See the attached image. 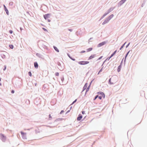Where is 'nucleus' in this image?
<instances>
[{"label": "nucleus", "mask_w": 147, "mask_h": 147, "mask_svg": "<svg viewBox=\"0 0 147 147\" xmlns=\"http://www.w3.org/2000/svg\"><path fill=\"white\" fill-rule=\"evenodd\" d=\"M117 80L115 77H112L109 80V82L110 84H113L116 82Z\"/></svg>", "instance_id": "obj_1"}, {"label": "nucleus", "mask_w": 147, "mask_h": 147, "mask_svg": "<svg viewBox=\"0 0 147 147\" xmlns=\"http://www.w3.org/2000/svg\"><path fill=\"white\" fill-rule=\"evenodd\" d=\"M78 63L81 65H85L89 63V62L88 61H82L79 62Z\"/></svg>", "instance_id": "obj_2"}, {"label": "nucleus", "mask_w": 147, "mask_h": 147, "mask_svg": "<svg viewBox=\"0 0 147 147\" xmlns=\"http://www.w3.org/2000/svg\"><path fill=\"white\" fill-rule=\"evenodd\" d=\"M97 94L100 95V96H102V97H103V98H105V95L103 92H97Z\"/></svg>", "instance_id": "obj_3"}, {"label": "nucleus", "mask_w": 147, "mask_h": 147, "mask_svg": "<svg viewBox=\"0 0 147 147\" xmlns=\"http://www.w3.org/2000/svg\"><path fill=\"white\" fill-rule=\"evenodd\" d=\"M106 43V42L105 41L103 42L100 43L98 44V47H100L104 45H105Z\"/></svg>", "instance_id": "obj_4"}, {"label": "nucleus", "mask_w": 147, "mask_h": 147, "mask_svg": "<svg viewBox=\"0 0 147 147\" xmlns=\"http://www.w3.org/2000/svg\"><path fill=\"white\" fill-rule=\"evenodd\" d=\"M51 14H47L44 15V18H47L50 17Z\"/></svg>", "instance_id": "obj_5"}, {"label": "nucleus", "mask_w": 147, "mask_h": 147, "mask_svg": "<svg viewBox=\"0 0 147 147\" xmlns=\"http://www.w3.org/2000/svg\"><path fill=\"white\" fill-rule=\"evenodd\" d=\"M82 116L80 114L79 115L78 117L77 118V120L78 121L80 120L82 118Z\"/></svg>", "instance_id": "obj_6"}, {"label": "nucleus", "mask_w": 147, "mask_h": 147, "mask_svg": "<svg viewBox=\"0 0 147 147\" xmlns=\"http://www.w3.org/2000/svg\"><path fill=\"white\" fill-rule=\"evenodd\" d=\"M21 133L22 136V137L24 138H25L26 137V134L22 131L21 132Z\"/></svg>", "instance_id": "obj_7"}, {"label": "nucleus", "mask_w": 147, "mask_h": 147, "mask_svg": "<svg viewBox=\"0 0 147 147\" xmlns=\"http://www.w3.org/2000/svg\"><path fill=\"white\" fill-rule=\"evenodd\" d=\"M4 7L5 10V11H6L7 14V15H8L9 12H8V10H7V8H6V6H5V5H4Z\"/></svg>", "instance_id": "obj_8"}, {"label": "nucleus", "mask_w": 147, "mask_h": 147, "mask_svg": "<svg viewBox=\"0 0 147 147\" xmlns=\"http://www.w3.org/2000/svg\"><path fill=\"white\" fill-rule=\"evenodd\" d=\"M126 0H122L119 3V4L120 5H121L123 4Z\"/></svg>", "instance_id": "obj_9"}, {"label": "nucleus", "mask_w": 147, "mask_h": 147, "mask_svg": "<svg viewBox=\"0 0 147 147\" xmlns=\"http://www.w3.org/2000/svg\"><path fill=\"white\" fill-rule=\"evenodd\" d=\"M95 57V55H92L88 58V60H90L94 58Z\"/></svg>", "instance_id": "obj_10"}, {"label": "nucleus", "mask_w": 147, "mask_h": 147, "mask_svg": "<svg viewBox=\"0 0 147 147\" xmlns=\"http://www.w3.org/2000/svg\"><path fill=\"white\" fill-rule=\"evenodd\" d=\"M34 66L35 68H37L38 67V65L37 63L36 62H35L34 63Z\"/></svg>", "instance_id": "obj_11"}, {"label": "nucleus", "mask_w": 147, "mask_h": 147, "mask_svg": "<svg viewBox=\"0 0 147 147\" xmlns=\"http://www.w3.org/2000/svg\"><path fill=\"white\" fill-rule=\"evenodd\" d=\"M92 50V48H90L87 49L86 51L87 52H90V51H91Z\"/></svg>", "instance_id": "obj_12"}, {"label": "nucleus", "mask_w": 147, "mask_h": 147, "mask_svg": "<svg viewBox=\"0 0 147 147\" xmlns=\"http://www.w3.org/2000/svg\"><path fill=\"white\" fill-rule=\"evenodd\" d=\"M53 47H54V49H55V50L56 51H57L58 52H59V50H58V49H57V48L56 47L54 46Z\"/></svg>", "instance_id": "obj_13"}, {"label": "nucleus", "mask_w": 147, "mask_h": 147, "mask_svg": "<svg viewBox=\"0 0 147 147\" xmlns=\"http://www.w3.org/2000/svg\"><path fill=\"white\" fill-rule=\"evenodd\" d=\"M87 86V84H85V85L83 87V90H85L86 89Z\"/></svg>", "instance_id": "obj_14"}, {"label": "nucleus", "mask_w": 147, "mask_h": 147, "mask_svg": "<svg viewBox=\"0 0 147 147\" xmlns=\"http://www.w3.org/2000/svg\"><path fill=\"white\" fill-rule=\"evenodd\" d=\"M117 52V51L116 50L115 51L113 54H112V55H111V57H113L115 53H116Z\"/></svg>", "instance_id": "obj_15"}, {"label": "nucleus", "mask_w": 147, "mask_h": 147, "mask_svg": "<svg viewBox=\"0 0 147 147\" xmlns=\"http://www.w3.org/2000/svg\"><path fill=\"white\" fill-rule=\"evenodd\" d=\"M9 46L10 48L11 49H13V45H10Z\"/></svg>", "instance_id": "obj_16"}, {"label": "nucleus", "mask_w": 147, "mask_h": 147, "mask_svg": "<svg viewBox=\"0 0 147 147\" xmlns=\"http://www.w3.org/2000/svg\"><path fill=\"white\" fill-rule=\"evenodd\" d=\"M98 97V95H96L95 96V98L94 99V100H95Z\"/></svg>", "instance_id": "obj_17"}, {"label": "nucleus", "mask_w": 147, "mask_h": 147, "mask_svg": "<svg viewBox=\"0 0 147 147\" xmlns=\"http://www.w3.org/2000/svg\"><path fill=\"white\" fill-rule=\"evenodd\" d=\"M1 136L2 138H5V137L4 136V135L2 134H1Z\"/></svg>", "instance_id": "obj_18"}, {"label": "nucleus", "mask_w": 147, "mask_h": 147, "mask_svg": "<svg viewBox=\"0 0 147 147\" xmlns=\"http://www.w3.org/2000/svg\"><path fill=\"white\" fill-rule=\"evenodd\" d=\"M68 56L72 60H73V61H75V59H73V58H71V57H70V56L69 55H68Z\"/></svg>", "instance_id": "obj_19"}, {"label": "nucleus", "mask_w": 147, "mask_h": 147, "mask_svg": "<svg viewBox=\"0 0 147 147\" xmlns=\"http://www.w3.org/2000/svg\"><path fill=\"white\" fill-rule=\"evenodd\" d=\"M28 74L29 75L30 77H31L32 76V74H31V72H30V71L28 73Z\"/></svg>", "instance_id": "obj_20"}, {"label": "nucleus", "mask_w": 147, "mask_h": 147, "mask_svg": "<svg viewBox=\"0 0 147 147\" xmlns=\"http://www.w3.org/2000/svg\"><path fill=\"white\" fill-rule=\"evenodd\" d=\"M52 119V117L50 114L49 115V120L51 119Z\"/></svg>", "instance_id": "obj_21"}, {"label": "nucleus", "mask_w": 147, "mask_h": 147, "mask_svg": "<svg viewBox=\"0 0 147 147\" xmlns=\"http://www.w3.org/2000/svg\"><path fill=\"white\" fill-rule=\"evenodd\" d=\"M129 53V51L128 52V53H127V54L125 57V60L126 59L127 57V56L128 54Z\"/></svg>", "instance_id": "obj_22"}, {"label": "nucleus", "mask_w": 147, "mask_h": 147, "mask_svg": "<svg viewBox=\"0 0 147 147\" xmlns=\"http://www.w3.org/2000/svg\"><path fill=\"white\" fill-rule=\"evenodd\" d=\"M125 44V43H124L123 45H122V46L121 47L120 49V50H121Z\"/></svg>", "instance_id": "obj_23"}, {"label": "nucleus", "mask_w": 147, "mask_h": 147, "mask_svg": "<svg viewBox=\"0 0 147 147\" xmlns=\"http://www.w3.org/2000/svg\"><path fill=\"white\" fill-rule=\"evenodd\" d=\"M102 98H103V97H102V96H98V98L100 100Z\"/></svg>", "instance_id": "obj_24"}, {"label": "nucleus", "mask_w": 147, "mask_h": 147, "mask_svg": "<svg viewBox=\"0 0 147 147\" xmlns=\"http://www.w3.org/2000/svg\"><path fill=\"white\" fill-rule=\"evenodd\" d=\"M42 29L44 31L47 32V30L45 29V28H43Z\"/></svg>", "instance_id": "obj_25"}, {"label": "nucleus", "mask_w": 147, "mask_h": 147, "mask_svg": "<svg viewBox=\"0 0 147 147\" xmlns=\"http://www.w3.org/2000/svg\"><path fill=\"white\" fill-rule=\"evenodd\" d=\"M102 69H101L99 71V72H98V74H99V73L100 72H101V71H102Z\"/></svg>", "instance_id": "obj_26"}, {"label": "nucleus", "mask_w": 147, "mask_h": 147, "mask_svg": "<svg viewBox=\"0 0 147 147\" xmlns=\"http://www.w3.org/2000/svg\"><path fill=\"white\" fill-rule=\"evenodd\" d=\"M55 75L56 76H59V73L58 72H57L55 73Z\"/></svg>", "instance_id": "obj_27"}, {"label": "nucleus", "mask_w": 147, "mask_h": 147, "mask_svg": "<svg viewBox=\"0 0 147 147\" xmlns=\"http://www.w3.org/2000/svg\"><path fill=\"white\" fill-rule=\"evenodd\" d=\"M89 86L87 88V89H86V92L88 91L89 90Z\"/></svg>", "instance_id": "obj_28"}, {"label": "nucleus", "mask_w": 147, "mask_h": 147, "mask_svg": "<svg viewBox=\"0 0 147 147\" xmlns=\"http://www.w3.org/2000/svg\"><path fill=\"white\" fill-rule=\"evenodd\" d=\"M9 33H10V34H12V33H13V31L11 30H10L9 31Z\"/></svg>", "instance_id": "obj_29"}, {"label": "nucleus", "mask_w": 147, "mask_h": 147, "mask_svg": "<svg viewBox=\"0 0 147 147\" xmlns=\"http://www.w3.org/2000/svg\"><path fill=\"white\" fill-rule=\"evenodd\" d=\"M86 52L85 51H81L80 53H85Z\"/></svg>", "instance_id": "obj_30"}, {"label": "nucleus", "mask_w": 147, "mask_h": 147, "mask_svg": "<svg viewBox=\"0 0 147 147\" xmlns=\"http://www.w3.org/2000/svg\"><path fill=\"white\" fill-rule=\"evenodd\" d=\"M11 92L12 93H14V91L13 90H12Z\"/></svg>", "instance_id": "obj_31"}, {"label": "nucleus", "mask_w": 147, "mask_h": 147, "mask_svg": "<svg viewBox=\"0 0 147 147\" xmlns=\"http://www.w3.org/2000/svg\"><path fill=\"white\" fill-rule=\"evenodd\" d=\"M111 57V56L110 57H108L107 59V60H109L110 59L111 57Z\"/></svg>", "instance_id": "obj_32"}, {"label": "nucleus", "mask_w": 147, "mask_h": 147, "mask_svg": "<svg viewBox=\"0 0 147 147\" xmlns=\"http://www.w3.org/2000/svg\"><path fill=\"white\" fill-rule=\"evenodd\" d=\"M6 66H4V68L3 69V70H5L6 69Z\"/></svg>", "instance_id": "obj_33"}, {"label": "nucleus", "mask_w": 147, "mask_h": 147, "mask_svg": "<svg viewBox=\"0 0 147 147\" xmlns=\"http://www.w3.org/2000/svg\"><path fill=\"white\" fill-rule=\"evenodd\" d=\"M76 100H77L76 99L75 101H74L73 102V103H72V104H73L74 103H75V102H76Z\"/></svg>", "instance_id": "obj_34"}, {"label": "nucleus", "mask_w": 147, "mask_h": 147, "mask_svg": "<svg viewBox=\"0 0 147 147\" xmlns=\"http://www.w3.org/2000/svg\"><path fill=\"white\" fill-rule=\"evenodd\" d=\"M82 113L83 114H85V112L84 111H82Z\"/></svg>", "instance_id": "obj_35"}, {"label": "nucleus", "mask_w": 147, "mask_h": 147, "mask_svg": "<svg viewBox=\"0 0 147 147\" xmlns=\"http://www.w3.org/2000/svg\"><path fill=\"white\" fill-rule=\"evenodd\" d=\"M102 57V56H101L98 59V60H99V59H101Z\"/></svg>", "instance_id": "obj_36"}, {"label": "nucleus", "mask_w": 147, "mask_h": 147, "mask_svg": "<svg viewBox=\"0 0 147 147\" xmlns=\"http://www.w3.org/2000/svg\"><path fill=\"white\" fill-rule=\"evenodd\" d=\"M113 15H111V16H110V17L112 18V17H113Z\"/></svg>", "instance_id": "obj_37"}, {"label": "nucleus", "mask_w": 147, "mask_h": 147, "mask_svg": "<svg viewBox=\"0 0 147 147\" xmlns=\"http://www.w3.org/2000/svg\"><path fill=\"white\" fill-rule=\"evenodd\" d=\"M69 30L70 31H72V29H69Z\"/></svg>", "instance_id": "obj_38"}, {"label": "nucleus", "mask_w": 147, "mask_h": 147, "mask_svg": "<svg viewBox=\"0 0 147 147\" xmlns=\"http://www.w3.org/2000/svg\"><path fill=\"white\" fill-rule=\"evenodd\" d=\"M106 23H107V22H105H105H104L103 23V24H105Z\"/></svg>", "instance_id": "obj_39"}, {"label": "nucleus", "mask_w": 147, "mask_h": 147, "mask_svg": "<svg viewBox=\"0 0 147 147\" xmlns=\"http://www.w3.org/2000/svg\"><path fill=\"white\" fill-rule=\"evenodd\" d=\"M63 112V111H61V112H60V113H61L62 112Z\"/></svg>", "instance_id": "obj_40"}, {"label": "nucleus", "mask_w": 147, "mask_h": 147, "mask_svg": "<svg viewBox=\"0 0 147 147\" xmlns=\"http://www.w3.org/2000/svg\"><path fill=\"white\" fill-rule=\"evenodd\" d=\"M1 81V78H0V82Z\"/></svg>", "instance_id": "obj_41"}]
</instances>
